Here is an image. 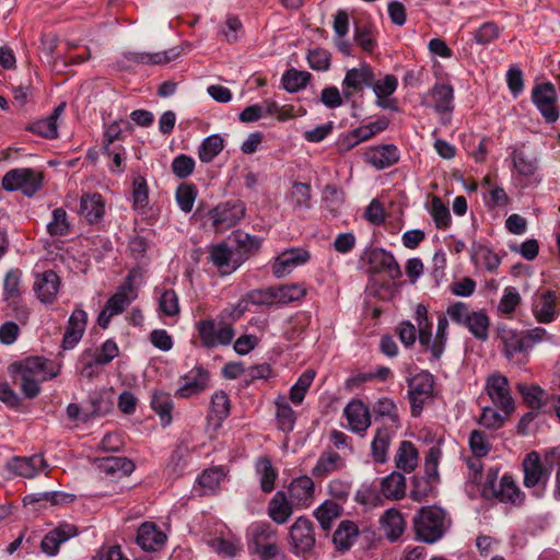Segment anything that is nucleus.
<instances>
[{"label": "nucleus", "instance_id": "nucleus-1", "mask_svg": "<svg viewBox=\"0 0 560 560\" xmlns=\"http://www.w3.org/2000/svg\"><path fill=\"white\" fill-rule=\"evenodd\" d=\"M451 520L441 508L430 505L418 510L412 518V527L417 540L434 544L447 532Z\"/></svg>", "mask_w": 560, "mask_h": 560}, {"label": "nucleus", "instance_id": "nucleus-34", "mask_svg": "<svg viewBox=\"0 0 560 560\" xmlns=\"http://www.w3.org/2000/svg\"><path fill=\"white\" fill-rule=\"evenodd\" d=\"M512 161L516 172L522 176H532L538 168V160L535 153L523 148L513 150Z\"/></svg>", "mask_w": 560, "mask_h": 560}, {"label": "nucleus", "instance_id": "nucleus-50", "mask_svg": "<svg viewBox=\"0 0 560 560\" xmlns=\"http://www.w3.org/2000/svg\"><path fill=\"white\" fill-rule=\"evenodd\" d=\"M311 78L312 75L307 71L290 69L282 75V85L288 92L294 93L304 89Z\"/></svg>", "mask_w": 560, "mask_h": 560}, {"label": "nucleus", "instance_id": "nucleus-7", "mask_svg": "<svg viewBox=\"0 0 560 560\" xmlns=\"http://www.w3.org/2000/svg\"><path fill=\"white\" fill-rule=\"evenodd\" d=\"M196 329L201 345L208 349L228 346L235 336L232 323H221L217 327L215 322L211 318L199 320L196 324Z\"/></svg>", "mask_w": 560, "mask_h": 560}, {"label": "nucleus", "instance_id": "nucleus-19", "mask_svg": "<svg viewBox=\"0 0 560 560\" xmlns=\"http://www.w3.org/2000/svg\"><path fill=\"white\" fill-rule=\"evenodd\" d=\"M88 324V314L82 308H75L69 317L62 338L61 347L65 350L73 349L81 340Z\"/></svg>", "mask_w": 560, "mask_h": 560}, {"label": "nucleus", "instance_id": "nucleus-42", "mask_svg": "<svg viewBox=\"0 0 560 560\" xmlns=\"http://www.w3.org/2000/svg\"><path fill=\"white\" fill-rule=\"evenodd\" d=\"M151 407L160 417L163 427L172 422L173 401L170 394L164 392H154L151 399Z\"/></svg>", "mask_w": 560, "mask_h": 560}, {"label": "nucleus", "instance_id": "nucleus-40", "mask_svg": "<svg viewBox=\"0 0 560 560\" xmlns=\"http://www.w3.org/2000/svg\"><path fill=\"white\" fill-rule=\"evenodd\" d=\"M464 326L478 340L485 341L489 337L490 319L485 311L471 312Z\"/></svg>", "mask_w": 560, "mask_h": 560}, {"label": "nucleus", "instance_id": "nucleus-44", "mask_svg": "<svg viewBox=\"0 0 560 560\" xmlns=\"http://www.w3.org/2000/svg\"><path fill=\"white\" fill-rule=\"evenodd\" d=\"M231 404L228 394L223 390L215 392L211 397L209 420L215 421L217 425L230 415Z\"/></svg>", "mask_w": 560, "mask_h": 560}, {"label": "nucleus", "instance_id": "nucleus-41", "mask_svg": "<svg viewBox=\"0 0 560 560\" xmlns=\"http://www.w3.org/2000/svg\"><path fill=\"white\" fill-rule=\"evenodd\" d=\"M430 94L433 100L434 109L438 113L451 112L453 109L454 90L450 84H435Z\"/></svg>", "mask_w": 560, "mask_h": 560}, {"label": "nucleus", "instance_id": "nucleus-13", "mask_svg": "<svg viewBox=\"0 0 560 560\" xmlns=\"http://www.w3.org/2000/svg\"><path fill=\"white\" fill-rule=\"evenodd\" d=\"M311 254L303 247H291L281 252L272 261L271 270L280 279L291 273L296 267L306 264Z\"/></svg>", "mask_w": 560, "mask_h": 560}, {"label": "nucleus", "instance_id": "nucleus-32", "mask_svg": "<svg viewBox=\"0 0 560 560\" xmlns=\"http://www.w3.org/2000/svg\"><path fill=\"white\" fill-rule=\"evenodd\" d=\"M359 536L358 525L349 520L341 521L334 533L332 541L339 551L349 550Z\"/></svg>", "mask_w": 560, "mask_h": 560}, {"label": "nucleus", "instance_id": "nucleus-35", "mask_svg": "<svg viewBox=\"0 0 560 560\" xmlns=\"http://www.w3.org/2000/svg\"><path fill=\"white\" fill-rule=\"evenodd\" d=\"M381 491L389 500H400L406 493V479L402 474L393 471L381 482Z\"/></svg>", "mask_w": 560, "mask_h": 560}, {"label": "nucleus", "instance_id": "nucleus-63", "mask_svg": "<svg viewBox=\"0 0 560 560\" xmlns=\"http://www.w3.org/2000/svg\"><path fill=\"white\" fill-rule=\"evenodd\" d=\"M398 86V80L394 74H386L382 80L373 81L371 88L373 89L377 98H385L392 95Z\"/></svg>", "mask_w": 560, "mask_h": 560}, {"label": "nucleus", "instance_id": "nucleus-16", "mask_svg": "<svg viewBox=\"0 0 560 560\" xmlns=\"http://www.w3.org/2000/svg\"><path fill=\"white\" fill-rule=\"evenodd\" d=\"M166 539V534L152 522L142 523L138 528L136 537V541L142 550L152 552L161 550Z\"/></svg>", "mask_w": 560, "mask_h": 560}, {"label": "nucleus", "instance_id": "nucleus-12", "mask_svg": "<svg viewBox=\"0 0 560 560\" xmlns=\"http://www.w3.org/2000/svg\"><path fill=\"white\" fill-rule=\"evenodd\" d=\"M209 260L218 268L221 276H228L246 261V256H237L226 243L221 242L209 247Z\"/></svg>", "mask_w": 560, "mask_h": 560}, {"label": "nucleus", "instance_id": "nucleus-28", "mask_svg": "<svg viewBox=\"0 0 560 560\" xmlns=\"http://www.w3.org/2000/svg\"><path fill=\"white\" fill-rule=\"evenodd\" d=\"M105 212L104 202L100 194H84L80 200L79 213L88 222L95 223Z\"/></svg>", "mask_w": 560, "mask_h": 560}, {"label": "nucleus", "instance_id": "nucleus-3", "mask_svg": "<svg viewBox=\"0 0 560 560\" xmlns=\"http://www.w3.org/2000/svg\"><path fill=\"white\" fill-rule=\"evenodd\" d=\"M550 467L544 464L540 455L533 451L525 455L522 462L523 485L532 490L536 498H542L550 478Z\"/></svg>", "mask_w": 560, "mask_h": 560}, {"label": "nucleus", "instance_id": "nucleus-62", "mask_svg": "<svg viewBox=\"0 0 560 560\" xmlns=\"http://www.w3.org/2000/svg\"><path fill=\"white\" fill-rule=\"evenodd\" d=\"M373 412L378 417H387L396 428L398 427V408L392 399H378L373 406Z\"/></svg>", "mask_w": 560, "mask_h": 560}, {"label": "nucleus", "instance_id": "nucleus-33", "mask_svg": "<svg viewBox=\"0 0 560 560\" xmlns=\"http://www.w3.org/2000/svg\"><path fill=\"white\" fill-rule=\"evenodd\" d=\"M289 491L292 499L298 500L301 504L308 505L314 498L315 485L311 477L301 476L292 480Z\"/></svg>", "mask_w": 560, "mask_h": 560}, {"label": "nucleus", "instance_id": "nucleus-6", "mask_svg": "<svg viewBox=\"0 0 560 560\" xmlns=\"http://www.w3.org/2000/svg\"><path fill=\"white\" fill-rule=\"evenodd\" d=\"M60 369L61 365L51 360L43 357H31L12 363L9 366V372L13 377H16L18 374H24L26 377L46 382L56 377L60 373Z\"/></svg>", "mask_w": 560, "mask_h": 560}, {"label": "nucleus", "instance_id": "nucleus-29", "mask_svg": "<svg viewBox=\"0 0 560 560\" xmlns=\"http://www.w3.org/2000/svg\"><path fill=\"white\" fill-rule=\"evenodd\" d=\"M556 293L545 291L540 293L533 303V313L539 323H550L556 314Z\"/></svg>", "mask_w": 560, "mask_h": 560}, {"label": "nucleus", "instance_id": "nucleus-61", "mask_svg": "<svg viewBox=\"0 0 560 560\" xmlns=\"http://www.w3.org/2000/svg\"><path fill=\"white\" fill-rule=\"evenodd\" d=\"M544 460L550 468L557 467L553 498L560 501V444L545 452Z\"/></svg>", "mask_w": 560, "mask_h": 560}, {"label": "nucleus", "instance_id": "nucleus-57", "mask_svg": "<svg viewBox=\"0 0 560 560\" xmlns=\"http://www.w3.org/2000/svg\"><path fill=\"white\" fill-rule=\"evenodd\" d=\"M469 447L475 457H485L491 451V444L485 432L474 430L469 436Z\"/></svg>", "mask_w": 560, "mask_h": 560}, {"label": "nucleus", "instance_id": "nucleus-60", "mask_svg": "<svg viewBox=\"0 0 560 560\" xmlns=\"http://www.w3.org/2000/svg\"><path fill=\"white\" fill-rule=\"evenodd\" d=\"M417 323V332L419 342L428 341V336L432 332V324L428 318V310L423 304H418L415 311Z\"/></svg>", "mask_w": 560, "mask_h": 560}, {"label": "nucleus", "instance_id": "nucleus-22", "mask_svg": "<svg viewBox=\"0 0 560 560\" xmlns=\"http://www.w3.org/2000/svg\"><path fill=\"white\" fill-rule=\"evenodd\" d=\"M380 526L389 541H396L402 536L407 523L398 509L390 508L381 515Z\"/></svg>", "mask_w": 560, "mask_h": 560}, {"label": "nucleus", "instance_id": "nucleus-39", "mask_svg": "<svg viewBox=\"0 0 560 560\" xmlns=\"http://www.w3.org/2000/svg\"><path fill=\"white\" fill-rule=\"evenodd\" d=\"M276 418L280 430L283 432H291L294 428L296 416L294 410L288 402L285 396H278L276 398Z\"/></svg>", "mask_w": 560, "mask_h": 560}, {"label": "nucleus", "instance_id": "nucleus-5", "mask_svg": "<svg viewBox=\"0 0 560 560\" xmlns=\"http://www.w3.org/2000/svg\"><path fill=\"white\" fill-rule=\"evenodd\" d=\"M43 174L28 167L14 168L4 174L1 180L7 191L20 190L26 197H33L43 187Z\"/></svg>", "mask_w": 560, "mask_h": 560}, {"label": "nucleus", "instance_id": "nucleus-56", "mask_svg": "<svg viewBox=\"0 0 560 560\" xmlns=\"http://www.w3.org/2000/svg\"><path fill=\"white\" fill-rule=\"evenodd\" d=\"M197 197V189L191 184H180L176 190V201L180 210L189 213Z\"/></svg>", "mask_w": 560, "mask_h": 560}, {"label": "nucleus", "instance_id": "nucleus-38", "mask_svg": "<svg viewBox=\"0 0 560 560\" xmlns=\"http://www.w3.org/2000/svg\"><path fill=\"white\" fill-rule=\"evenodd\" d=\"M396 467L411 472L418 465V451L410 441H402L395 456Z\"/></svg>", "mask_w": 560, "mask_h": 560}, {"label": "nucleus", "instance_id": "nucleus-31", "mask_svg": "<svg viewBox=\"0 0 560 560\" xmlns=\"http://www.w3.org/2000/svg\"><path fill=\"white\" fill-rule=\"evenodd\" d=\"M373 81L374 73L372 68L368 65H363L360 68H352L347 71L342 86L360 92L365 86H371Z\"/></svg>", "mask_w": 560, "mask_h": 560}, {"label": "nucleus", "instance_id": "nucleus-8", "mask_svg": "<svg viewBox=\"0 0 560 560\" xmlns=\"http://www.w3.org/2000/svg\"><path fill=\"white\" fill-rule=\"evenodd\" d=\"M486 392L494 407L501 409L503 413L510 416L514 411L515 404L506 376L499 373L489 375L486 381Z\"/></svg>", "mask_w": 560, "mask_h": 560}, {"label": "nucleus", "instance_id": "nucleus-15", "mask_svg": "<svg viewBox=\"0 0 560 560\" xmlns=\"http://www.w3.org/2000/svg\"><path fill=\"white\" fill-rule=\"evenodd\" d=\"M365 257L373 273H386L393 280L401 277L400 267L390 252L376 247L369 250Z\"/></svg>", "mask_w": 560, "mask_h": 560}, {"label": "nucleus", "instance_id": "nucleus-17", "mask_svg": "<svg viewBox=\"0 0 560 560\" xmlns=\"http://www.w3.org/2000/svg\"><path fill=\"white\" fill-rule=\"evenodd\" d=\"M78 528L73 524L62 523L48 532L40 542V549L47 556H56L61 544L78 535Z\"/></svg>", "mask_w": 560, "mask_h": 560}, {"label": "nucleus", "instance_id": "nucleus-54", "mask_svg": "<svg viewBox=\"0 0 560 560\" xmlns=\"http://www.w3.org/2000/svg\"><path fill=\"white\" fill-rule=\"evenodd\" d=\"M290 200L294 210L308 209L311 207V186L305 183H294Z\"/></svg>", "mask_w": 560, "mask_h": 560}, {"label": "nucleus", "instance_id": "nucleus-53", "mask_svg": "<svg viewBox=\"0 0 560 560\" xmlns=\"http://www.w3.org/2000/svg\"><path fill=\"white\" fill-rule=\"evenodd\" d=\"M430 214L438 229L445 230L451 225L452 218L450 209L440 197L434 196L432 198Z\"/></svg>", "mask_w": 560, "mask_h": 560}, {"label": "nucleus", "instance_id": "nucleus-43", "mask_svg": "<svg viewBox=\"0 0 560 560\" xmlns=\"http://www.w3.org/2000/svg\"><path fill=\"white\" fill-rule=\"evenodd\" d=\"M224 148V139L218 135L205 138L198 148V158L202 163H210Z\"/></svg>", "mask_w": 560, "mask_h": 560}, {"label": "nucleus", "instance_id": "nucleus-9", "mask_svg": "<svg viewBox=\"0 0 560 560\" xmlns=\"http://www.w3.org/2000/svg\"><path fill=\"white\" fill-rule=\"evenodd\" d=\"M532 101L547 124H553L558 120V94L551 82L537 84L532 91Z\"/></svg>", "mask_w": 560, "mask_h": 560}, {"label": "nucleus", "instance_id": "nucleus-37", "mask_svg": "<svg viewBox=\"0 0 560 560\" xmlns=\"http://www.w3.org/2000/svg\"><path fill=\"white\" fill-rule=\"evenodd\" d=\"M342 513V506L331 500L324 501L315 511L314 516L318 521L320 527L327 532L331 528L332 523Z\"/></svg>", "mask_w": 560, "mask_h": 560}, {"label": "nucleus", "instance_id": "nucleus-47", "mask_svg": "<svg viewBox=\"0 0 560 560\" xmlns=\"http://www.w3.org/2000/svg\"><path fill=\"white\" fill-rule=\"evenodd\" d=\"M256 470L260 476V488L268 493L275 489V481L278 477L277 470L273 468L268 457H259L256 463Z\"/></svg>", "mask_w": 560, "mask_h": 560}, {"label": "nucleus", "instance_id": "nucleus-30", "mask_svg": "<svg viewBox=\"0 0 560 560\" xmlns=\"http://www.w3.org/2000/svg\"><path fill=\"white\" fill-rule=\"evenodd\" d=\"M293 513L292 503L283 491H277L268 503V516L276 524H284Z\"/></svg>", "mask_w": 560, "mask_h": 560}, {"label": "nucleus", "instance_id": "nucleus-46", "mask_svg": "<svg viewBox=\"0 0 560 560\" xmlns=\"http://www.w3.org/2000/svg\"><path fill=\"white\" fill-rule=\"evenodd\" d=\"M276 304H288L301 300L306 294V288L299 283L273 287Z\"/></svg>", "mask_w": 560, "mask_h": 560}, {"label": "nucleus", "instance_id": "nucleus-4", "mask_svg": "<svg viewBox=\"0 0 560 560\" xmlns=\"http://www.w3.org/2000/svg\"><path fill=\"white\" fill-rule=\"evenodd\" d=\"M249 550L261 560H272L279 552L278 532L269 523L259 522L250 526Z\"/></svg>", "mask_w": 560, "mask_h": 560}, {"label": "nucleus", "instance_id": "nucleus-2", "mask_svg": "<svg viewBox=\"0 0 560 560\" xmlns=\"http://www.w3.org/2000/svg\"><path fill=\"white\" fill-rule=\"evenodd\" d=\"M498 471H489L487 482L482 488V494L487 498H494L500 503L513 506H522L525 503L526 494L521 490L512 475L504 474L497 483Z\"/></svg>", "mask_w": 560, "mask_h": 560}, {"label": "nucleus", "instance_id": "nucleus-25", "mask_svg": "<svg viewBox=\"0 0 560 560\" xmlns=\"http://www.w3.org/2000/svg\"><path fill=\"white\" fill-rule=\"evenodd\" d=\"M365 161L377 170L390 167L399 161L398 149L394 144L372 148L365 153Z\"/></svg>", "mask_w": 560, "mask_h": 560}, {"label": "nucleus", "instance_id": "nucleus-49", "mask_svg": "<svg viewBox=\"0 0 560 560\" xmlns=\"http://www.w3.org/2000/svg\"><path fill=\"white\" fill-rule=\"evenodd\" d=\"M149 203V189L143 176L138 175L132 183V205L135 210L145 212Z\"/></svg>", "mask_w": 560, "mask_h": 560}, {"label": "nucleus", "instance_id": "nucleus-45", "mask_svg": "<svg viewBox=\"0 0 560 560\" xmlns=\"http://www.w3.org/2000/svg\"><path fill=\"white\" fill-rule=\"evenodd\" d=\"M500 336L504 346L503 351L508 359H512L515 354L527 351L523 332L517 334L511 329H503Z\"/></svg>", "mask_w": 560, "mask_h": 560}, {"label": "nucleus", "instance_id": "nucleus-11", "mask_svg": "<svg viewBox=\"0 0 560 560\" xmlns=\"http://www.w3.org/2000/svg\"><path fill=\"white\" fill-rule=\"evenodd\" d=\"M433 377L428 372H421L408 381V396L411 415L419 417L423 405L432 397Z\"/></svg>", "mask_w": 560, "mask_h": 560}, {"label": "nucleus", "instance_id": "nucleus-23", "mask_svg": "<svg viewBox=\"0 0 560 560\" xmlns=\"http://www.w3.org/2000/svg\"><path fill=\"white\" fill-rule=\"evenodd\" d=\"M343 412L353 432L364 433L371 425L370 410L361 400L350 401Z\"/></svg>", "mask_w": 560, "mask_h": 560}, {"label": "nucleus", "instance_id": "nucleus-36", "mask_svg": "<svg viewBox=\"0 0 560 560\" xmlns=\"http://www.w3.org/2000/svg\"><path fill=\"white\" fill-rule=\"evenodd\" d=\"M394 431L390 428H381L371 443V453L374 462L384 464L387 460V450L390 445Z\"/></svg>", "mask_w": 560, "mask_h": 560}, {"label": "nucleus", "instance_id": "nucleus-51", "mask_svg": "<svg viewBox=\"0 0 560 560\" xmlns=\"http://www.w3.org/2000/svg\"><path fill=\"white\" fill-rule=\"evenodd\" d=\"M234 237L237 244L236 255L246 256V260L259 249L261 244L260 238L241 231H236Z\"/></svg>", "mask_w": 560, "mask_h": 560}, {"label": "nucleus", "instance_id": "nucleus-48", "mask_svg": "<svg viewBox=\"0 0 560 560\" xmlns=\"http://www.w3.org/2000/svg\"><path fill=\"white\" fill-rule=\"evenodd\" d=\"M71 231L68 214L62 208H56L51 214V221L47 224V232L51 236H66Z\"/></svg>", "mask_w": 560, "mask_h": 560}, {"label": "nucleus", "instance_id": "nucleus-58", "mask_svg": "<svg viewBox=\"0 0 560 560\" xmlns=\"http://www.w3.org/2000/svg\"><path fill=\"white\" fill-rule=\"evenodd\" d=\"M74 495L70 493L65 492H44L38 494H31L27 495L24 501L33 503V502H39V501H46L49 502L50 505H61L66 504L68 502H72L74 500Z\"/></svg>", "mask_w": 560, "mask_h": 560}, {"label": "nucleus", "instance_id": "nucleus-20", "mask_svg": "<svg viewBox=\"0 0 560 560\" xmlns=\"http://www.w3.org/2000/svg\"><path fill=\"white\" fill-rule=\"evenodd\" d=\"M7 466L8 469L16 476L34 478L47 468L48 465L42 454H35L28 457H14Z\"/></svg>", "mask_w": 560, "mask_h": 560}, {"label": "nucleus", "instance_id": "nucleus-59", "mask_svg": "<svg viewBox=\"0 0 560 560\" xmlns=\"http://www.w3.org/2000/svg\"><path fill=\"white\" fill-rule=\"evenodd\" d=\"M521 303V295L513 287L504 289L503 296L498 304V312L504 315H511Z\"/></svg>", "mask_w": 560, "mask_h": 560}, {"label": "nucleus", "instance_id": "nucleus-24", "mask_svg": "<svg viewBox=\"0 0 560 560\" xmlns=\"http://www.w3.org/2000/svg\"><path fill=\"white\" fill-rule=\"evenodd\" d=\"M59 277L52 270H46L36 276L34 290L43 303H51L59 291Z\"/></svg>", "mask_w": 560, "mask_h": 560}, {"label": "nucleus", "instance_id": "nucleus-27", "mask_svg": "<svg viewBox=\"0 0 560 560\" xmlns=\"http://www.w3.org/2000/svg\"><path fill=\"white\" fill-rule=\"evenodd\" d=\"M98 468L107 476L121 478L135 470V464L127 457L110 456L102 458Z\"/></svg>", "mask_w": 560, "mask_h": 560}, {"label": "nucleus", "instance_id": "nucleus-21", "mask_svg": "<svg viewBox=\"0 0 560 560\" xmlns=\"http://www.w3.org/2000/svg\"><path fill=\"white\" fill-rule=\"evenodd\" d=\"M345 467L346 460L340 454L332 450H326L319 455L311 474L316 479H325L328 476L342 470Z\"/></svg>", "mask_w": 560, "mask_h": 560}, {"label": "nucleus", "instance_id": "nucleus-64", "mask_svg": "<svg viewBox=\"0 0 560 560\" xmlns=\"http://www.w3.org/2000/svg\"><path fill=\"white\" fill-rule=\"evenodd\" d=\"M195 168V161L192 158L180 154L176 156L172 162L173 174L180 179L190 176Z\"/></svg>", "mask_w": 560, "mask_h": 560}, {"label": "nucleus", "instance_id": "nucleus-10", "mask_svg": "<svg viewBox=\"0 0 560 560\" xmlns=\"http://www.w3.org/2000/svg\"><path fill=\"white\" fill-rule=\"evenodd\" d=\"M291 551L296 555H304L315 546V533L312 521L305 516L298 517L289 529Z\"/></svg>", "mask_w": 560, "mask_h": 560}, {"label": "nucleus", "instance_id": "nucleus-18", "mask_svg": "<svg viewBox=\"0 0 560 560\" xmlns=\"http://www.w3.org/2000/svg\"><path fill=\"white\" fill-rule=\"evenodd\" d=\"M183 385L176 394L180 398H189L203 392L209 383V372L202 366L191 369L182 377Z\"/></svg>", "mask_w": 560, "mask_h": 560}, {"label": "nucleus", "instance_id": "nucleus-55", "mask_svg": "<svg viewBox=\"0 0 560 560\" xmlns=\"http://www.w3.org/2000/svg\"><path fill=\"white\" fill-rule=\"evenodd\" d=\"M517 389L521 393L524 402L532 409H539L544 406L545 392L537 385L527 386L520 383Z\"/></svg>", "mask_w": 560, "mask_h": 560}, {"label": "nucleus", "instance_id": "nucleus-26", "mask_svg": "<svg viewBox=\"0 0 560 560\" xmlns=\"http://www.w3.org/2000/svg\"><path fill=\"white\" fill-rule=\"evenodd\" d=\"M182 52L180 47H173L171 49L159 51L154 54L129 51L125 54L128 61L142 65H165L175 60Z\"/></svg>", "mask_w": 560, "mask_h": 560}, {"label": "nucleus", "instance_id": "nucleus-14", "mask_svg": "<svg viewBox=\"0 0 560 560\" xmlns=\"http://www.w3.org/2000/svg\"><path fill=\"white\" fill-rule=\"evenodd\" d=\"M245 214V206L240 200L226 201L213 208L209 215L217 229H229L240 222Z\"/></svg>", "mask_w": 560, "mask_h": 560}, {"label": "nucleus", "instance_id": "nucleus-52", "mask_svg": "<svg viewBox=\"0 0 560 560\" xmlns=\"http://www.w3.org/2000/svg\"><path fill=\"white\" fill-rule=\"evenodd\" d=\"M21 277L20 269H11L7 272L3 281V300L5 302L20 299L22 293Z\"/></svg>", "mask_w": 560, "mask_h": 560}]
</instances>
